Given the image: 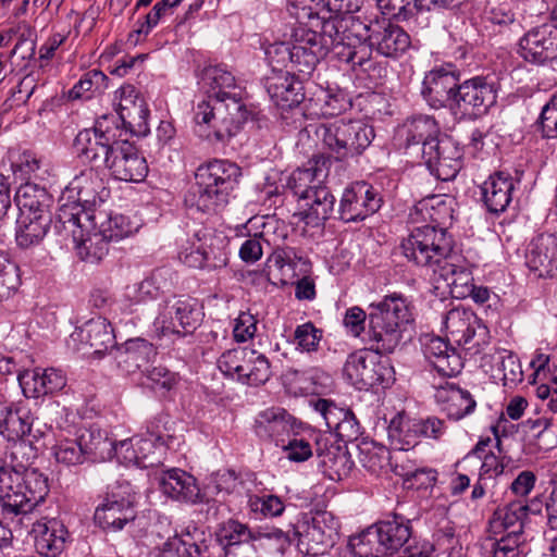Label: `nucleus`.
Returning a JSON list of instances; mask_svg holds the SVG:
<instances>
[{
  "label": "nucleus",
  "instance_id": "obj_1",
  "mask_svg": "<svg viewBox=\"0 0 557 557\" xmlns=\"http://www.w3.org/2000/svg\"><path fill=\"white\" fill-rule=\"evenodd\" d=\"M208 98L197 103L196 132L210 141L227 143L242 129L249 111L242 101V89L234 75L221 66L206 67L201 75Z\"/></svg>",
  "mask_w": 557,
  "mask_h": 557
},
{
  "label": "nucleus",
  "instance_id": "obj_2",
  "mask_svg": "<svg viewBox=\"0 0 557 557\" xmlns=\"http://www.w3.org/2000/svg\"><path fill=\"white\" fill-rule=\"evenodd\" d=\"M441 209L447 211L448 208L440 196L433 195L420 200L410 213L413 222L436 223L414 227L400 243L404 257L417 267L434 270L450 257L453 239L445 228H437Z\"/></svg>",
  "mask_w": 557,
  "mask_h": 557
},
{
  "label": "nucleus",
  "instance_id": "obj_3",
  "mask_svg": "<svg viewBox=\"0 0 557 557\" xmlns=\"http://www.w3.org/2000/svg\"><path fill=\"white\" fill-rule=\"evenodd\" d=\"M48 493L47 478L36 469L0 466V521L28 529L32 513Z\"/></svg>",
  "mask_w": 557,
  "mask_h": 557
},
{
  "label": "nucleus",
  "instance_id": "obj_4",
  "mask_svg": "<svg viewBox=\"0 0 557 557\" xmlns=\"http://www.w3.org/2000/svg\"><path fill=\"white\" fill-rule=\"evenodd\" d=\"M240 175V168L228 160L213 159L199 165L195 187L185 196L186 207L202 213L219 211L228 202Z\"/></svg>",
  "mask_w": 557,
  "mask_h": 557
},
{
  "label": "nucleus",
  "instance_id": "obj_5",
  "mask_svg": "<svg viewBox=\"0 0 557 557\" xmlns=\"http://www.w3.org/2000/svg\"><path fill=\"white\" fill-rule=\"evenodd\" d=\"M369 329L363 341L376 351L393 352L401 339V326L410 322L408 306L401 297L387 296L371 305Z\"/></svg>",
  "mask_w": 557,
  "mask_h": 557
},
{
  "label": "nucleus",
  "instance_id": "obj_6",
  "mask_svg": "<svg viewBox=\"0 0 557 557\" xmlns=\"http://www.w3.org/2000/svg\"><path fill=\"white\" fill-rule=\"evenodd\" d=\"M315 133L329 152L327 157L336 161L360 156L374 138L373 128L356 120L322 123Z\"/></svg>",
  "mask_w": 557,
  "mask_h": 557
},
{
  "label": "nucleus",
  "instance_id": "obj_7",
  "mask_svg": "<svg viewBox=\"0 0 557 557\" xmlns=\"http://www.w3.org/2000/svg\"><path fill=\"white\" fill-rule=\"evenodd\" d=\"M383 354L387 352L376 351L372 343L369 348L351 352L344 364L345 377L358 389L388 387L395 381V370Z\"/></svg>",
  "mask_w": 557,
  "mask_h": 557
},
{
  "label": "nucleus",
  "instance_id": "obj_8",
  "mask_svg": "<svg viewBox=\"0 0 557 557\" xmlns=\"http://www.w3.org/2000/svg\"><path fill=\"white\" fill-rule=\"evenodd\" d=\"M133 447L132 440L122 441L113 444L103 437L100 432L86 430L75 438L58 440L52 447V455L58 463L66 467L84 463L89 459L104 458L112 450L115 454H122Z\"/></svg>",
  "mask_w": 557,
  "mask_h": 557
},
{
  "label": "nucleus",
  "instance_id": "obj_9",
  "mask_svg": "<svg viewBox=\"0 0 557 557\" xmlns=\"http://www.w3.org/2000/svg\"><path fill=\"white\" fill-rule=\"evenodd\" d=\"M32 425L33 417L27 408L12 404L0 409V433L13 442L11 457L17 462L13 468L21 471L29 469L30 460L37 456L32 441L26 438L30 435Z\"/></svg>",
  "mask_w": 557,
  "mask_h": 557
},
{
  "label": "nucleus",
  "instance_id": "obj_10",
  "mask_svg": "<svg viewBox=\"0 0 557 557\" xmlns=\"http://www.w3.org/2000/svg\"><path fill=\"white\" fill-rule=\"evenodd\" d=\"M368 23H363L352 15L344 16V24L334 54L336 58L363 72L374 69L371 60V48L368 42Z\"/></svg>",
  "mask_w": 557,
  "mask_h": 557
},
{
  "label": "nucleus",
  "instance_id": "obj_11",
  "mask_svg": "<svg viewBox=\"0 0 557 557\" xmlns=\"http://www.w3.org/2000/svg\"><path fill=\"white\" fill-rule=\"evenodd\" d=\"M107 122L108 117L104 115L96 121L94 127L81 131L74 139L78 156L95 168H104L120 144Z\"/></svg>",
  "mask_w": 557,
  "mask_h": 557
},
{
  "label": "nucleus",
  "instance_id": "obj_12",
  "mask_svg": "<svg viewBox=\"0 0 557 557\" xmlns=\"http://www.w3.org/2000/svg\"><path fill=\"white\" fill-rule=\"evenodd\" d=\"M421 157L431 173L442 181L455 178L462 168L461 149L451 137L442 132L426 143L425 148H421Z\"/></svg>",
  "mask_w": 557,
  "mask_h": 557
},
{
  "label": "nucleus",
  "instance_id": "obj_13",
  "mask_svg": "<svg viewBox=\"0 0 557 557\" xmlns=\"http://www.w3.org/2000/svg\"><path fill=\"white\" fill-rule=\"evenodd\" d=\"M496 102V91L484 77H473L459 82L451 109L462 116L478 119L486 114Z\"/></svg>",
  "mask_w": 557,
  "mask_h": 557
},
{
  "label": "nucleus",
  "instance_id": "obj_14",
  "mask_svg": "<svg viewBox=\"0 0 557 557\" xmlns=\"http://www.w3.org/2000/svg\"><path fill=\"white\" fill-rule=\"evenodd\" d=\"M460 79L461 73L454 64L441 65L425 74L421 95L431 108L449 106L451 109Z\"/></svg>",
  "mask_w": 557,
  "mask_h": 557
},
{
  "label": "nucleus",
  "instance_id": "obj_15",
  "mask_svg": "<svg viewBox=\"0 0 557 557\" xmlns=\"http://www.w3.org/2000/svg\"><path fill=\"white\" fill-rule=\"evenodd\" d=\"M368 42L371 52L397 59L401 57L411 46V39L403 27L391 22L389 18L375 17L368 23Z\"/></svg>",
  "mask_w": 557,
  "mask_h": 557
},
{
  "label": "nucleus",
  "instance_id": "obj_16",
  "mask_svg": "<svg viewBox=\"0 0 557 557\" xmlns=\"http://www.w3.org/2000/svg\"><path fill=\"white\" fill-rule=\"evenodd\" d=\"M382 206V198L366 182H357L345 188L336 210L343 222L362 221L375 213Z\"/></svg>",
  "mask_w": 557,
  "mask_h": 557
},
{
  "label": "nucleus",
  "instance_id": "obj_17",
  "mask_svg": "<svg viewBox=\"0 0 557 557\" xmlns=\"http://www.w3.org/2000/svg\"><path fill=\"white\" fill-rule=\"evenodd\" d=\"M197 243H193L190 250L182 251V261L190 268L215 270L227 264L225 252V238L210 232L195 234Z\"/></svg>",
  "mask_w": 557,
  "mask_h": 557
},
{
  "label": "nucleus",
  "instance_id": "obj_18",
  "mask_svg": "<svg viewBox=\"0 0 557 557\" xmlns=\"http://www.w3.org/2000/svg\"><path fill=\"white\" fill-rule=\"evenodd\" d=\"M458 260L459 257L451 251L450 257L434 269V289L441 296L448 294L455 298H466L473 292L472 273L465 265L456 263Z\"/></svg>",
  "mask_w": 557,
  "mask_h": 557
},
{
  "label": "nucleus",
  "instance_id": "obj_19",
  "mask_svg": "<svg viewBox=\"0 0 557 557\" xmlns=\"http://www.w3.org/2000/svg\"><path fill=\"white\" fill-rule=\"evenodd\" d=\"M201 308L195 298H174L162 313V330L182 336L191 335L200 325Z\"/></svg>",
  "mask_w": 557,
  "mask_h": 557
},
{
  "label": "nucleus",
  "instance_id": "obj_20",
  "mask_svg": "<svg viewBox=\"0 0 557 557\" xmlns=\"http://www.w3.org/2000/svg\"><path fill=\"white\" fill-rule=\"evenodd\" d=\"M519 53L534 64L557 59V26L543 24L529 30L520 39Z\"/></svg>",
  "mask_w": 557,
  "mask_h": 557
},
{
  "label": "nucleus",
  "instance_id": "obj_21",
  "mask_svg": "<svg viewBox=\"0 0 557 557\" xmlns=\"http://www.w3.org/2000/svg\"><path fill=\"white\" fill-rule=\"evenodd\" d=\"M135 497L129 493L107 494L102 504L95 511V522L103 530L119 531L136 517Z\"/></svg>",
  "mask_w": 557,
  "mask_h": 557
},
{
  "label": "nucleus",
  "instance_id": "obj_22",
  "mask_svg": "<svg viewBox=\"0 0 557 557\" xmlns=\"http://www.w3.org/2000/svg\"><path fill=\"white\" fill-rule=\"evenodd\" d=\"M292 44V69L299 74L310 75L327 52L325 46L317 41L318 30L299 27L295 30Z\"/></svg>",
  "mask_w": 557,
  "mask_h": 557
},
{
  "label": "nucleus",
  "instance_id": "obj_23",
  "mask_svg": "<svg viewBox=\"0 0 557 557\" xmlns=\"http://www.w3.org/2000/svg\"><path fill=\"white\" fill-rule=\"evenodd\" d=\"M116 98L117 114L123 126L136 136H146L149 133V110L145 99L132 85L122 86L116 91Z\"/></svg>",
  "mask_w": 557,
  "mask_h": 557
},
{
  "label": "nucleus",
  "instance_id": "obj_24",
  "mask_svg": "<svg viewBox=\"0 0 557 557\" xmlns=\"http://www.w3.org/2000/svg\"><path fill=\"white\" fill-rule=\"evenodd\" d=\"M114 178L125 182H141L148 174L146 159L127 140H121L106 164Z\"/></svg>",
  "mask_w": 557,
  "mask_h": 557
},
{
  "label": "nucleus",
  "instance_id": "obj_25",
  "mask_svg": "<svg viewBox=\"0 0 557 557\" xmlns=\"http://www.w3.org/2000/svg\"><path fill=\"white\" fill-rule=\"evenodd\" d=\"M338 529L339 523L332 512L315 511L306 522L300 542L307 544L308 552L311 550L314 555L323 554L335 545L339 536Z\"/></svg>",
  "mask_w": 557,
  "mask_h": 557
},
{
  "label": "nucleus",
  "instance_id": "obj_26",
  "mask_svg": "<svg viewBox=\"0 0 557 557\" xmlns=\"http://www.w3.org/2000/svg\"><path fill=\"white\" fill-rule=\"evenodd\" d=\"M330 164V157L326 154L313 156L306 166L293 171L287 181V188L301 201L313 190L324 185Z\"/></svg>",
  "mask_w": 557,
  "mask_h": 557
},
{
  "label": "nucleus",
  "instance_id": "obj_27",
  "mask_svg": "<svg viewBox=\"0 0 557 557\" xmlns=\"http://www.w3.org/2000/svg\"><path fill=\"white\" fill-rule=\"evenodd\" d=\"M30 534H33L36 550L46 557H57L64 548L69 539V531L65 525L57 520H35L34 512L29 523Z\"/></svg>",
  "mask_w": 557,
  "mask_h": 557
},
{
  "label": "nucleus",
  "instance_id": "obj_28",
  "mask_svg": "<svg viewBox=\"0 0 557 557\" xmlns=\"http://www.w3.org/2000/svg\"><path fill=\"white\" fill-rule=\"evenodd\" d=\"M525 264L539 277L557 276V236L541 234L533 238L525 252Z\"/></svg>",
  "mask_w": 557,
  "mask_h": 557
},
{
  "label": "nucleus",
  "instance_id": "obj_29",
  "mask_svg": "<svg viewBox=\"0 0 557 557\" xmlns=\"http://www.w3.org/2000/svg\"><path fill=\"white\" fill-rule=\"evenodd\" d=\"M156 479L161 492L174 500L191 504L205 502L196 479L182 469L163 471Z\"/></svg>",
  "mask_w": 557,
  "mask_h": 557
},
{
  "label": "nucleus",
  "instance_id": "obj_30",
  "mask_svg": "<svg viewBox=\"0 0 557 557\" xmlns=\"http://www.w3.org/2000/svg\"><path fill=\"white\" fill-rule=\"evenodd\" d=\"M430 366L443 377H453L463 368L460 355L441 337H431L423 345Z\"/></svg>",
  "mask_w": 557,
  "mask_h": 557
},
{
  "label": "nucleus",
  "instance_id": "obj_31",
  "mask_svg": "<svg viewBox=\"0 0 557 557\" xmlns=\"http://www.w3.org/2000/svg\"><path fill=\"white\" fill-rule=\"evenodd\" d=\"M63 193L88 209L95 206L97 201H104V197L108 195L103 180L95 166L83 170L71 181Z\"/></svg>",
  "mask_w": 557,
  "mask_h": 557
},
{
  "label": "nucleus",
  "instance_id": "obj_32",
  "mask_svg": "<svg viewBox=\"0 0 557 557\" xmlns=\"http://www.w3.org/2000/svg\"><path fill=\"white\" fill-rule=\"evenodd\" d=\"M513 189L515 181L509 173L499 171L490 175L481 186L482 201L488 212H504L512 200Z\"/></svg>",
  "mask_w": 557,
  "mask_h": 557
},
{
  "label": "nucleus",
  "instance_id": "obj_33",
  "mask_svg": "<svg viewBox=\"0 0 557 557\" xmlns=\"http://www.w3.org/2000/svg\"><path fill=\"white\" fill-rule=\"evenodd\" d=\"M265 87L272 101L282 109L297 107L305 99L301 81L287 72L268 77Z\"/></svg>",
  "mask_w": 557,
  "mask_h": 557
},
{
  "label": "nucleus",
  "instance_id": "obj_34",
  "mask_svg": "<svg viewBox=\"0 0 557 557\" xmlns=\"http://www.w3.org/2000/svg\"><path fill=\"white\" fill-rule=\"evenodd\" d=\"M301 210L295 215L299 216L307 225L318 227L330 219L336 211L334 210L335 197L330 189L322 185L313 190L302 200Z\"/></svg>",
  "mask_w": 557,
  "mask_h": 557
},
{
  "label": "nucleus",
  "instance_id": "obj_35",
  "mask_svg": "<svg viewBox=\"0 0 557 557\" xmlns=\"http://www.w3.org/2000/svg\"><path fill=\"white\" fill-rule=\"evenodd\" d=\"M435 398L442 404L443 411L451 420L458 421L473 412L476 403L468 391L446 382L445 385L435 386Z\"/></svg>",
  "mask_w": 557,
  "mask_h": 557
},
{
  "label": "nucleus",
  "instance_id": "obj_36",
  "mask_svg": "<svg viewBox=\"0 0 557 557\" xmlns=\"http://www.w3.org/2000/svg\"><path fill=\"white\" fill-rule=\"evenodd\" d=\"M440 133L436 120L424 114L408 117L398 129V135L407 149L419 146L425 148V144L432 141Z\"/></svg>",
  "mask_w": 557,
  "mask_h": 557
},
{
  "label": "nucleus",
  "instance_id": "obj_37",
  "mask_svg": "<svg viewBox=\"0 0 557 557\" xmlns=\"http://www.w3.org/2000/svg\"><path fill=\"white\" fill-rule=\"evenodd\" d=\"M157 351L151 343L137 337L125 342L122 348L116 350L119 368L126 373H134L156 357Z\"/></svg>",
  "mask_w": 557,
  "mask_h": 557
},
{
  "label": "nucleus",
  "instance_id": "obj_38",
  "mask_svg": "<svg viewBox=\"0 0 557 557\" xmlns=\"http://www.w3.org/2000/svg\"><path fill=\"white\" fill-rule=\"evenodd\" d=\"M59 202L60 206L58 209L55 227L58 228V224H60L61 231L71 235L72 240L82 238L84 231L82 220L85 219L86 221H89L90 219L87 212L88 208L65 193H62Z\"/></svg>",
  "mask_w": 557,
  "mask_h": 557
},
{
  "label": "nucleus",
  "instance_id": "obj_39",
  "mask_svg": "<svg viewBox=\"0 0 557 557\" xmlns=\"http://www.w3.org/2000/svg\"><path fill=\"white\" fill-rule=\"evenodd\" d=\"M253 430L261 440H277L293 430L292 417L283 408H268L256 417Z\"/></svg>",
  "mask_w": 557,
  "mask_h": 557
},
{
  "label": "nucleus",
  "instance_id": "obj_40",
  "mask_svg": "<svg viewBox=\"0 0 557 557\" xmlns=\"http://www.w3.org/2000/svg\"><path fill=\"white\" fill-rule=\"evenodd\" d=\"M374 525L385 556L399 550L411 537L410 522L403 516L394 515L392 519L379 521Z\"/></svg>",
  "mask_w": 557,
  "mask_h": 557
},
{
  "label": "nucleus",
  "instance_id": "obj_41",
  "mask_svg": "<svg viewBox=\"0 0 557 557\" xmlns=\"http://www.w3.org/2000/svg\"><path fill=\"white\" fill-rule=\"evenodd\" d=\"M15 201L20 214L39 218L51 215L52 197L44 187L27 183L17 190Z\"/></svg>",
  "mask_w": 557,
  "mask_h": 557
},
{
  "label": "nucleus",
  "instance_id": "obj_42",
  "mask_svg": "<svg viewBox=\"0 0 557 557\" xmlns=\"http://www.w3.org/2000/svg\"><path fill=\"white\" fill-rule=\"evenodd\" d=\"M529 506L520 500L511 502L503 508H498L490 521L491 532L494 535L502 533H523V521L528 516Z\"/></svg>",
  "mask_w": 557,
  "mask_h": 557
},
{
  "label": "nucleus",
  "instance_id": "obj_43",
  "mask_svg": "<svg viewBox=\"0 0 557 557\" xmlns=\"http://www.w3.org/2000/svg\"><path fill=\"white\" fill-rule=\"evenodd\" d=\"M82 341L92 349L96 355H102L114 347L115 336L111 323L102 317L87 321L79 332Z\"/></svg>",
  "mask_w": 557,
  "mask_h": 557
},
{
  "label": "nucleus",
  "instance_id": "obj_44",
  "mask_svg": "<svg viewBox=\"0 0 557 557\" xmlns=\"http://www.w3.org/2000/svg\"><path fill=\"white\" fill-rule=\"evenodd\" d=\"M52 215L41 218L35 215L18 214L16 220L15 240L23 249L38 245L47 235Z\"/></svg>",
  "mask_w": 557,
  "mask_h": 557
},
{
  "label": "nucleus",
  "instance_id": "obj_45",
  "mask_svg": "<svg viewBox=\"0 0 557 557\" xmlns=\"http://www.w3.org/2000/svg\"><path fill=\"white\" fill-rule=\"evenodd\" d=\"M313 407L325 420L327 428H335L339 432L347 431L346 436L349 438H356L359 435L356 418L350 412L343 411L333 401L320 398Z\"/></svg>",
  "mask_w": 557,
  "mask_h": 557
},
{
  "label": "nucleus",
  "instance_id": "obj_46",
  "mask_svg": "<svg viewBox=\"0 0 557 557\" xmlns=\"http://www.w3.org/2000/svg\"><path fill=\"white\" fill-rule=\"evenodd\" d=\"M476 323L475 314L462 308L449 310L444 321L447 333L459 345H468L472 341L475 334L474 324Z\"/></svg>",
  "mask_w": 557,
  "mask_h": 557
},
{
  "label": "nucleus",
  "instance_id": "obj_47",
  "mask_svg": "<svg viewBox=\"0 0 557 557\" xmlns=\"http://www.w3.org/2000/svg\"><path fill=\"white\" fill-rule=\"evenodd\" d=\"M387 434L392 445L400 450H408L419 442L416 418H410L404 411L398 412L387 426Z\"/></svg>",
  "mask_w": 557,
  "mask_h": 557
},
{
  "label": "nucleus",
  "instance_id": "obj_48",
  "mask_svg": "<svg viewBox=\"0 0 557 557\" xmlns=\"http://www.w3.org/2000/svg\"><path fill=\"white\" fill-rule=\"evenodd\" d=\"M319 458L322 472L332 481H343L352 470L354 462L349 454L338 446H332L320 453Z\"/></svg>",
  "mask_w": 557,
  "mask_h": 557
},
{
  "label": "nucleus",
  "instance_id": "obj_49",
  "mask_svg": "<svg viewBox=\"0 0 557 557\" xmlns=\"http://www.w3.org/2000/svg\"><path fill=\"white\" fill-rule=\"evenodd\" d=\"M78 257L86 262L97 263L101 261L109 251L110 240L101 230L92 233L83 231L82 238L73 240Z\"/></svg>",
  "mask_w": 557,
  "mask_h": 557
},
{
  "label": "nucleus",
  "instance_id": "obj_50",
  "mask_svg": "<svg viewBox=\"0 0 557 557\" xmlns=\"http://www.w3.org/2000/svg\"><path fill=\"white\" fill-rule=\"evenodd\" d=\"M349 548L356 557H385L375 525L349 539Z\"/></svg>",
  "mask_w": 557,
  "mask_h": 557
},
{
  "label": "nucleus",
  "instance_id": "obj_51",
  "mask_svg": "<svg viewBox=\"0 0 557 557\" xmlns=\"http://www.w3.org/2000/svg\"><path fill=\"white\" fill-rule=\"evenodd\" d=\"M271 367L264 355H257L255 350L249 351L240 382L248 385H261L269 381Z\"/></svg>",
  "mask_w": 557,
  "mask_h": 557
},
{
  "label": "nucleus",
  "instance_id": "obj_52",
  "mask_svg": "<svg viewBox=\"0 0 557 557\" xmlns=\"http://www.w3.org/2000/svg\"><path fill=\"white\" fill-rule=\"evenodd\" d=\"M344 24V16L335 15L325 17H319L318 15L311 17V26L319 27L317 41L325 46V51L334 52L336 45L338 44L342 26Z\"/></svg>",
  "mask_w": 557,
  "mask_h": 557
},
{
  "label": "nucleus",
  "instance_id": "obj_53",
  "mask_svg": "<svg viewBox=\"0 0 557 557\" xmlns=\"http://www.w3.org/2000/svg\"><path fill=\"white\" fill-rule=\"evenodd\" d=\"M216 535L220 543L225 546L239 545L259 540V536H257L247 524L233 519L222 523Z\"/></svg>",
  "mask_w": 557,
  "mask_h": 557
},
{
  "label": "nucleus",
  "instance_id": "obj_54",
  "mask_svg": "<svg viewBox=\"0 0 557 557\" xmlns=\"http://www.w3.org/2000/svg\"><path fill=\"white\" fill-rule=\"evenodd\" d=\"M170 540L180 542V547L189 552L190 557H200L209 548L206 532L193 523Z\"/></svg>",
  "mask_w": 557,
  "mask_h": 557
},
{
  "label": "nucleus",
  "instance_id": "obj_55",
  "mask_svg": "<svg viewBox=\"0 0 557 557\" xmlns=\"http://www.w3.org/2000/svg\"><path fill=\"white\" fill-rule=\"evenodd\" d=\"M498 369L502 371L504 385H517L523 379V372L518 357L507 349H498L493 355Z\"/></svg>",
  "mask_w": 557,
  "mask_h": 557
},
{
  "label": "nucleus",
  "instance_id": "obj_56",
  "mask_svg": "<svg viewBox=\"0 0 557 557\" xmlns=\"http://www.w3.org/2000/svg\"><path fill=\"white\" fill-rule=\"evenodd\" d=\"M323 337V331L318 329L311 321L297 325L294 331L292 343L301 352H317Z\"/></svg>",
  "mask_w": 557,
  "mask_h": 557
},
{
  "label": "nucleus",
  "instance_id": "obj_57",
  "mask_svg": "<svg viewBox=\"0 0 557 557\" xmlns=\"http://www.w3.org/2000/svg\"><path fill=\"white\" fill-rule=\"evenodd\" d=\"M20 284L18 267L0 250V301L10 298Z\"/></svg>",
  "mask_w": 557,
  "mask_h": 557
},
{
  "label": "nucleus",
  "instance_id": "obj_58",
  "mask_svg": "<svg viewBox=\"0 0 557 557\" xmlns=\"http://www.w3.org/2000/svg\"><path fill=\"white\" fill-rule=\"evenodd\" d=\"M361 466L372 474H380L389 466L391 453L384 446H373L360 450Z\"/></svg>",
  "mask_w": 557,
  "mask_h": 557
},
{
  "label": "nucleus",
  "instance_id": "obj_59",
  "mask_svg": "<svg viewBox=\"0 0 557 557\" xmlns=\"http://www.w3.org/2000/svg\"><path fill=\"white\" fill-rule=\"evenodd\" d=\"M536 126L542 138H557V92L542 108L541 114L536 121Z\"/></svg>",
  "mask_w": 557,
  "mask_h": 557
},
{
  "label": "nucleus",
  "instance_id": "obj_60",
  "mask_svg": "<svg viewBox=\"0 0 557 557\" xmlns=\"http://www.w3.org/2000/svg\"><path fill=\"white\" fill-rule=\"evenodd\" d=\"M249 351L246 349H231L222 354L218 360L221 372L227 376H237L238 381L245 368Z\"/></svg>",
  "mask_w": 557,
  "mask_h": 557
},
{
  "label": "nucleus",
  "instance_id": "obj_61",
  "mask_svg": "<svg viewBox=\"0 0 557 557\" xmlns=\"http://www.w3.org/2000/svg\"><path fill=\"white\" fill-rule=\"evenodd\" d=\"M143 372L147 379L144 384L154 391L169 392L177 383V375L161 366L151 369L146 368Z\"/></svg>",
  "mask_w": 557,
  "mask_h": 557
},
{
  "label": "nucleus",
  "instance_id": "obj_62",
  "mask_svg": "<svg viewBox=\"0 0 557 557\" xmlns=\"http://www.w3.org/2000/svg\"><path fill=\"white\" fill-rule=\"evenodd\" d=\"M18 383L22 387L23 394L27 398H39L41 396H46L41 368L25 370L18 375Z\"/></svg>",
  "mask_w": 557,
  "mask_h": 557
},
{
  "label": "nucleus",
  "instance_id": "obj_63",
  "mask_svg": "<svg viewBox=\"0 0 557 557\" xmlns=\"http://www.w3.org/2000/svg\"><path fill=\"white\" fill-rule=\"evenodd\" d=\"M102 233L110 242H117L124 237L132 235L137 231L129 219L123 214L110 216L107 224L102 225Z\"/></svg>",
  "mask_w": 557,
  "mask_h": 557
},
{
  "label": "nucleus",
  "instance_id": "obj_64",
  "mask_svg": "<svg viewBox=\"0 0 557 557\" xmlns=\"http://www.w3.org/2000/svg\"><path fill=\"white\" fill-rule=\"evenodd\" d=\"M521 535L508 532L493 544V557H520Z\"/></svg>",
  "mask_w": 557,
  "mask_h": 557
}]
</instances>
